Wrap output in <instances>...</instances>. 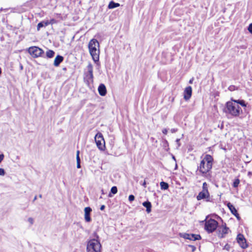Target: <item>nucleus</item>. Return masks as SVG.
<instances>
[{"mask_svg": "<svg viewBox=\"0 0 252 252\" xmlns=\"http://www.w3.org/2000/svg\"><path fill=\"white\" fill-rule=\"evenodd\" d=\"M214 159L210 155H206L201 161L197 170L201 173L203 176H207L208 173L212 168Z\"/></svg>", "mask_w": 252, "mask_h": 252, "instance_id": "obj_1", "label": "nucleus"}, {"mask_svg": "<svg viewBox=\"0 0 252 252\" xmlns=\"http://www.w3.org/2000/svg\"><path fill=\"white\" fill-rule=\"evenodd\" d=\"M223 112L227 116L230 115L233 117H237L242 112V110L239 105L231 100L225 103Z\"/></svg>", "mask_w": 252, "mask_h": 252, "instance_id": "obj_2", "label": "nucleus"}, {"mask_svg": "<svg viewBox=\"0 0 252 252\" xmlns=\"http://www.w3.org/2000/svg\"><path fill=\"white\" fill-rule=\"evenodd\" d=\"M99 44L95 39H92L89 43L88 48L89 52L93 61L96 63L99 61Z\"/></svg>", "mask_w": 252, "mask_h": 252, "instance_id": "obj_3", "label": "nucleus"}, {"mask_svg": "<svg viewBox=\"0 0 252 252\" xmlns=\"http://www.w3.org/2000/svg\"><path fill=\"white\" fill-rule=\"evenodd\" d=\"M95 238L92 239L88 242L87 246V252H100L101 245L98 240L99 236L96 233H94Z\"/></svg>", "mask_w": 252, "mask_h": 252, "instance_id": "obj_4", "label": "nucleus"}, {"mask_svg": "<svg viewBox=\"0 0 252 252\" xmlns=\"http://www.w3.org/2000/svg\"><path fill=\"white\" fill-rule=\"evenodd\" d=\"M196 199L197 200L206 199V201H210V193L208 189V185L206 182L203 183L202 190L198 193Z\"/></svg>", "mask_w": 252, "mask_h": 252, "instance_id": "obj_5", "label": "nucleus"}, {"mask_svg": "<svg viewBox=\"0 0 252 252\" xmlns=\"http://www.w3.org/2000/svg\"><path fill=\"white\" fill-rule=\"evenodd\" d=\"M88 71L84 73V80L86 84L89 86L91 84H93L94 80L93 75V66L90 63L87 66Z\"/></svg>", "mask_w": 252, "mask_h": 252, "instance_id": "obj_6", "label": "nucleus"}, {"mask_svg": "<svg viewBox=\"0 0 252 252\" xmlns=\"http://www.w3.org/2000/svg\"><path fill=\"white\" fill-rule=\"evenodd\" d=\"M218 226V222L217 221L214 219H210L206 220L205 223V229L208 233H212L217 228Z\"/></svg>", "mask_w": 252, "mask_h": 252, "instance_id": "obj_7", "label": "nucleus"}, {"mask_svg": "<svg viewBox=\"0 0 252 252\" xmlns=\"http://www.w3.org/2000/svg\"><path fill=\"white\" fill-rule=\"evenodd\" d=\"M94 140L97 148L101 151L105 150V141L101 133L97 132L94 137Z\"/></svg>", "mask_w": 252, "mask_h": 252, "instance_id": "obj_8", "label": "nucleus"}, {"mask_svg": "<svg viewBox=\"0 0 252 252\" xmlns=\"http://www.w3.org/2000/svg\"><path fill=\"white\" fill-rule=\"evenodd\" d=\"M29 53L33 58H37L41 56L44 53L43 51L40 48L36 46L31 47L28 49Z\"/></svg>", "mask_w": 252, "mask_h": 252, "instance_id": "obj_9", "label": "nucleus"}, {"mask_svg": "<svg viewBox=\"0 0 252 252\" xmlns=\"http://www.w3.org/2000/svg\"><path fill=\"white\" fill-rule=\"evenodd\" d=\"M236 240L242 249H246L249 247L247 240L242 234L239 233L237 236Z\"/></svg>", "mask_w": 252, "mask_h": 252, "instance_id": "obj_10", "label": "nucleus"}, {"mask_svg": "<svg viewBox=\"0 0 252 252\" xmlns=\"http://www.w3.org/2000/svg\"><path fill=\"white\" fill-rule=\"evenodd\" d=\"M181 237L184 238L186 239H189L190 240H198L201 239V237L200 235L198 234H188V233H183L181 234Z\"/></svg>", "mask_w": 252, "mask_h": 252, "instance_id": "obj_11", "label": "nucleus"}, {"mask_svg": "<svg viewBox=\"0 0 252 252\" xmlns=\"http://www.w3.org/2000/svg\"><path fill=\"white\" fill-rule=\"evenodd\" d=\"M219 229L220 233L219 234V236L221 238H224L225 235L228 233L229 230V228L226 226V223L222 224Z\"/></svg>", "mask_w": 252, "mask_h": 252, "instance_id": "obj_12", "label": "nucleus"}, {"mask_svg": "<svg viewBox=\"0 0 252 252\" xmlns=\"http://www.w3.org/2000/svg\"><path fill=\"white\" fill-rule=\"evenodd\" d=\"M192 94V88L190 86H188L185 88L184 92V98L186 100L189 99Z\"/></svg>", "mask_w": 252, "mask_h": 252, "instance_id": "obj_13", "label": "nucleus"}, {"mask_svg": "<svg viewBox=\"0 0 252 252\" xmlns=\"http://www.w3.org/2000/svg\"><path fill=\"white\" fill-rule=\"evenodd\" d=\"M92 211V209L90 207H87L85 208V220L86 222H90L92 220L90 217L91 213Z\"/></svg>", "mask_w": 252, "mask_h": 252, "instance_id": "obj_14", "label": "nucleus"}, {"mask_svg": "<svg viewBox=\"0 0 252 252\" xmlns=\"http://www.w3.org/2000/svg\"><path fill=\"white\" fill-rule=\"evenodd\" d=\"M98 92L101 96H105L107 93L105 86L103 84H100L98 87Z\"/></svg>", "mask_w": 252, "mask_h": 252, "instance_id": "obj_15", "label": "nucleus"}, {"mask_svg": "<svg viewBox=\"0 0 252 252\" xmlns=\"http://www.w3.org/2000/svg\"><path fill=\"white\" fill-rule=\"evenodd\" d=\"M63 60V56L61 55L57 56L54 62V65L55 66H58Z\"/></svg>", "mask_w": 252, "mask_h": 252, "instance_id": "obj_16", "label": "nucleus"}, {"mask_svg": "<svg viewBox=\"0 0 252 252\" xmlns=\"http://www.w3.org/2000/svg\"><path fill=\"white\" fill-rule=\"evenodd\" d=\"M50 24V22L48 20L47 21H43L40 22H39L37 26V30L39 31L40 28L42 27H45Z\"/></svg>", "mask_w": 252, "mask_h": 252, "instance_id": "obj_17", "label": "nucleus"}, {"mask_svg": "<svg viewBox=\"0 0 252 252\" xmlns=\"http://www.w3.org/2000/svg\"><path fill=\"white\" fill-rule=\"evenodd\" d=\"M143 206L146 208V212L149 213L151 212L152 204L149 201H146L142 203Z\"/></svg>", "mask_w": 252, "mask_h": 252, "instance_id": "obj_18", "label": "nucleus"}, {"mask_svg": "<svg viewBox=\"0 0 252 252\" xmlns=\"http://www.w3.org/2000/svg\"><path fill=\"white\" fill-rule=\"evenodd\" d=\"M227 206L229 208V210L230 211L231 213L233 215H235V214H236L238 215V212L237 210L236 209L235 207L230 202L227 203Z\"/></svg>", "mask_w": 252, "mask_h": 252, "instance_id": "obj_19", "label": "nucleus"}, {"mask_svg": "<svg viewBox=\"0 0 252 252\" xmlns=\"http://www.w3.org/2000/svg\"><path fill=\"white\" fill-rule=\"evenodd\" d=\"M120 6V4L119 3L115 2L113 1H111L108 6V8L109 9H113L119 7Z\"/></svg>", "mask_w": 252, "mask_h": 252, "instance_id": "obj_20", "label": "nucleus"}, {"mask_svg": "<svg viewBox=\"0 0 252 252\" xmlns=\"http://www.w3.org/2000/svg\"><path fill=\"white\" fill-rule=\"evenodd\" d=\"M231 100L233 102H235L238 105L240 104L243 107H246V106H247V104L246 103L245 101L244 100H240V99L235 100V99H233L232 98L231 99Z\"/></svg>", "mask_w": 252, "mask_h": 252, "instance_id": "obj_21", "label": "nucleus"}, {"mask_svg": "<svg viewBox=\"0 0 252 252\" xmlns=\"http://www.w3.org/2000/svg\"><path fill=\"white\" fill-rule=\"evenodd\" d=\"M55 52L51 50H48L46 53V57L48 58H52L55 55Z\"/></svg>", "mask_w": 252, "mask_h": 252, "instance_id": "obj_22", "label": "nucleus"}, {"mask_svg": "<svg viewBox=\"0 0 252 252\" xmlns=\"http://www.w3.org/2000/svg\"><path fill=\"white\" fill-rule=\"evenodd\" d=\"M117 191H118V189H117V187H116V186L112 187L111 189L110 193H109L108 196L110 197H111L112 196L111 194V193L115 194L117 192Z\"/></svg>", "mask_w": 252, "mask_h": 252, "instance_id": "obj_23", "label": "nucleus"}, {"mask_svg": "<svg viewBox=\"0 0 252 252\" xmlns=\"http://www.w3.org/2000/svg\"><path fill=\"white\" fill-rule=\"evenodd\" d=\"M160 188L162 189H167L169 188L168 184L164 182H161L160 183Z\"/></svg>", "mask_w": 252, "mask_h": 252, "instance_id": "obj_24", "label": "nucleus"}, {"mask_svg": "<svg viewBox=\"0 0 252 252\" xmlns=\"http://www.w3.org/2000/svg\"><path fill=\"white\" fill-rule=\"evenodd\" d=\"M240 183V180L238 178L235 179L233 183V187L235 188H237Z\"/></svg>", "mask_w": 252, "mask_h": 252, "instance_id": "obj_25", "label": "nucleus"}, {"mask_svg": "<svg viewBox=\"0 0 252 252\" xmlns=\"http://www.w3.org/2000/svg\"><path fill=\"white\" fill-rule=\"evenodd\" d=\"M134 199H135V197L133 195L131 194V195H129L128 200L130 202L133 201L134 200Z\"/></svg>", "mask_w": 252, "mask_h": 252, "instance_id": "obj_26", "label": "nucleus"}, {"mask_svg": "<svg viewBox=\"0 0 252 252\" xmlns=\"http://www.w3.org/2000/svg\"><path fill=\"white\" fill-rule=\"evenodd\" d=\"M28 221L30 223L31 225H32L33 224L34 220L33 218L30 217L28 218Z\"/></svg>", "mask_w": 252, "mask_h": 252, "instance_id": "obj_27", "label": "nucleus"}, {"mask_svg": "<svg viewBox=\"0 0 252 252\" xmlns=\"http://www.w3.org/2000/svg\"><path fill=\"white\" fill-rule=\"evenodd\" d=\"M236 89V87L233 85H231L228 87V90L230 91H234Z\"/></svg>", "mask_w": 252, "mask_h": 252, "instance_id": "obj_28", "label": "nucleus"}, {"mask_svg": "<svg viewBox=\"0 0 252 252\" xmlns=\"http://www.w3.org/2000/svg\"><path fill=\"white\" fill-rule=\"evenodd\" d=\"M5 172L3 168H0V176H4Z\"/></svg>", "mask_w": 252, "mask_h": 252, "instance_id": "obj_29", "label": "nucleus"}, {"mask_svg": "<svg viewBox=\"0 0 252 252\" xmlns=\"http://www.w3.org/2000/svg\"><path fill=\"white\" fill-rule=\"evenodd\" d=\"M248 30L250 33H252V23L249 25Z\"/></svg>", "mask_w": 252, "mask_h": 252, "instance_id": "obj_30", "label": "nucleus"}, {"mask_svg": "<svg viewBox=\"0 0 252 252\" xmlns=\"http://www.w3.org/2000/svg\"><path fill=\"white\" fill-rule=\"evenodd\" d=\"M3 158H4V155L0 154V163L3 160Z\"/></svg>", "mask_w": 252, "mask_h": 252, "instance_id": "obj_31", "label": "nucleus"}, {"mask_svg": "<svg viewBox=\"0 0 252 252\" xmlns=\"http://www.w3.org/2000/svg\"><path fill=\"white\" fill-rule=\"evenodd\" d=\"M180 139H177L176 140V142L178 144V147L180 146Z\"/></svg>", "mask_w": 252, "mask_h": 252, "instance_id": "obj_32", "label": "nucleus"}, {"mask_svg": "<svg viewBox=\"0 0 252 252\" xmlns=\"http://www.w3.org/2000/svg\"><path fill=\"white\" fill-rule=\"evenodd\" d=\"M189 247H191L192 248V252H194L195 249H196V248L195 246H192V245H189Z\"/></svg>", "mask_w": 252, "mask_h": 252, "instance_id": "obj_33", "label": "nucleus"}, {"mask_svg": "<svg viewBox=\"0 0 252 252\" xmlns=\"http://www.w3.org/2000/svg\"><path fill=\"white\" fill-rule=\"evenodd\" d=\"M77 162H81V160L79 155H76Z\"/></svg>", "mask_w": 252, "mask_h": 252, "instance_id": "obj_34", "label": "nucleus"}, {"mask_svg": "<svg viewBox=\"0 0 252 252\" xmlns=\"http://www.w3.org/2000/svg\"><path fill=\"white\" fill-rule=\"evenodd\" d=\"M167 129L166 128H164L162 130V133L164 134H166L167 133Z\"/></svg>", "mask_w": 252, "mask_h": 252, "instance_id": "obj_35", "label": "nucleus"}, {"mask_svg": "<svg viewBox=\"0 0 252 252\" xmlns=\"http://www.w3.org/2000/svg\"><path fill=\"white\" fill-rule=\"evenodd\" d=\"M177 131V129L176 128H172L171 129V131L172 133H175Z\"/></svg>", "mask_w": 252, "mask_h": 252, "instance_id": "obj_36", "label": "nucleus"}, {"mask_svg": "<svg viewBox=\"0 0 252 252\" xmlns=\"http://www.w3.org/2000/svg\"><path fill=\"white\" fill-rule=\"evenodd\" d=\"M77 168H81L80 162H77Z\"/></svg>", "mask_w": 252, "mask_h": 252, "instance_id": "obj_37", "label": "nucleus"}, {"mask_svg": "<svg viewBox=\"0 0 252 252\" xmlns=\"http://www.w3.org/2000/svg\"><path fill=\"white\" fill-rule=\"evenodd\" d=\"M105 205H102L100 206V210L103 211L105 209Z\"/></svg>", "mask_w": 252, "mask_h": 252, "instance_id": "obj_38", "label": "nucleus"}, {"mask_svg": "<svg viewBox=\"0 0 252 252\" xmlns=\"http://www.w3.org/2000/svg\"><path fill=\"white\" fill-rule=\"evenodd\" d=\"M235 214V215H234L236 217V218H237L238 220H239L240 219V216H239V214L238 213V215H237L236 214Z\"/></svg>", "mask_w": 252, "mask_h": 252, "instance_id": "obj_39", "label": "nucleus"}, {"mask_svg": "<svg viewBox=\"0 0 252 252\" xmlns=\"http://www.w3.org/2000/svg\"><path fill=\"white\" fill-rule=\"evenodd\" d=\"M248 176H249V177H252V172H249L248 173Z\"/></svg>", "mask_w": 252, "mask_h": 252, "instance_id": "obj_40", "label": "nucleus"}, {"mask_svg": "<svg viewBox=\"0 0 252 252\" xmlns=\"http://www.w3.org/2000/svg\"><path fill=\"white\" fill-rule=\"evenodd\" d=\"M142 186H143L144 187L146 188V181H145V180H144V181L143 183L142 184Z\"/></svg>", "mask_w": 252, "mask_h": 252, "instance_id": "obj_41", "label": "nucleus"}, {"mask_svg": "<svg viewBox=\"0 0 252 252\" xmlns=\"http://www.w3.org/2000/svg\"><path fill=\"white\" fill-rule=\"evenodd\" d=\"M54 22H55V20H54V19H51V20L49 21V22H50V24H53L54 23Z\"/></svg>", "mask_w": 252, "mask_h": 252, "instance_id": "obj_42", "label": "nucleus"}, {"mask_svg": "<svg viewBox=\"0 0 252 252\" xmlns=\"http://www.w3.org/2000/svg\"><path fill=\"white\" fill-rule=\"evenodd\" d=\"M192 81H193V78L189 80V83L191 84L192 83Z\"/></svg>", "mask_w": 252, "mask_h": 252, "instance_id": "obj_43", "label": "nucleus"}, {"mask_svg": "<svg viewBox=\"0 0 252 252\" xmlns=\"http://www.w3.org/2000/svg\"><path fill=\"white\" fill-rule=\"evenodd\" d=\"M37 199V196H35L34 197V199H33V201H34L35 200H36Z\"/></svg>", "mask_w": 252, "mask_h": 252, "instance_id": "obj_44", "label": "nucleus"}, {"mask_svg": "<svg viewBox=\"0 0 252 252\" xmlns=\"http://www.w3.org/2000/svg\"><path fill=\"white\" fill-rule=\"evenodd\" d=\"M77 155H79V151H77Z\"/></svg>", "mask_w": 252, "mask_h": 252, "instance_id": "obj_45", "label": "nucleus"}, {"mask_svg": "<svg viewBox=\"0 0 252 252\" xmlns=\"http://www.w3.org/2000/svg\"><path fill=\"white\" fill-rule=\"evenodd\" d=\"M39 197L40 198H41V197H42V195H41V194H40V195H39Z\"/></svg>", "mask_w": 252, "mask_h": 252, "instance_id": "obj_46", "label": "nucleus"}, {"mask_svg": "<svg viewBox=\"0 0 252 252\" xmlns=\"http://www.w3.org/2000/svg\"><path fill=\"white\" fill-rule=\"evenodd\" d=\"M173 159H174V160H175V157L173 156Z\"/></svg>", "mask_w": 252, "mask_h": 252, "instance_id": "obj_47", "label": "nucleus"}, {"mask_svg": "<svg viewBox=\"0 0 252 252\" xmlns=\"http://www.w3.org/2000/svg\"><path fill=\"white\" fill-rule=\"evenodd\" d=\"M165 142L166 143H167V140H165Z\"/></svg>", "mask_w": 252, "mask_h": 252, "instance_id": "obj_48", "label": "nucleus"}, {"mask_svg": "<svg viewBox=\"0 0 252 252\" xmlns=\"http://www.w3.org/2000/svg\"><path fill=\"white\" fill-rule=\"evenodd\" d=\"M20 68H21V69H23L22 66H20Z\"/></svg>", "mask_w": 252, "mask_h": 252, "instance_id": "obj_49", "label": "nucleus"}]
</instances>
